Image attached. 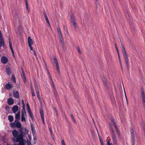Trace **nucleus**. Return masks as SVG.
Here are the masks:
<instances>
[{"label": "nucleus", "instance_id": "nucleus-13", "mask_svg": "<svg viewBox=\"0 0 145 145\" xmlns=\"http://www.w3.org/2000/svg\"><path fill=\"white\" fill-rule=\"evenodd\" d=\"M18 132L16 130H14L12 132V134L14 137H18Z\"/></svg>", "mask_w": 145, "mask_h": 145}, {"label": "nucleus", "instance_id": "nucleus-49", "mask_svg": "<svg viewBox=\"0 0 145 145\" xmlns=\"http://www.w3.org/2000/svg\"><path fill=\"white\" fill-rule=\"evenodd\" d=\"M131 137L132 138H135L134 133H131Z\"/></svg>", "mask_w": 145, "mask_h": 145}, {"label": "nucleus", "instance_id": "nucleus-10", "mask_svg": "<svg viewBox=\"0 0 145 145\" xmlns=\"http://www.w3.org/2000/svg\"><path fill=\"white\" fill-rule=\"evenodd\" d=\"M21 69L22 70V73L21 74V75L23 79L24 83H25L26 82L25 76L23 69Z\"/></svg>", "mask_w": 145, "mask_h": 145}, {"label": "nucleus", "instance_id": "nucleus-46", "mask_svg": "<svg viewBox=\"0 0 145 145\" xmlns=\"http://www.w3.org/2000/svg\"><path fill=\"white\" fill-rule=\"evenodd\" d=\"M130 132L131 133H134V131L133 128L132 127L130 129Z\"/></svg>", "mask_w": 145, "mask_h": 145}, {"label": "nucleus", "instance_id": "nucleus-25", "mask_svg": "<svg viewBox=\"0 0 145 145\" xmlns=\"http://www.w3.org/2000/svg\"><path fill=\"white\" fill-rule=\"evenodd\" d=\"M121 48L122 49V51L123 52V53L125 52H126V50H125V47L123 44H121Z\"/></svg>", "mask_w": 145, "mask_h": 145}, {"label": "nucleus", "instance_id": "nucleus-36", "mask_svg": "<svg viewBox=\"0 0 145 145\" xmlns=\"http://www.w3.org/2000/svg\"><path fill=\"white\" fill-rule=\"evenodd\" d=\"M71 18L72 22L75 21L74 16L72 14L71 15Z\"/></svg>", "mask_w": 145, "mask_h": 145}, {"label": "nucleus", "instance_id": "nucleus-17", "mask_svg": "<svg viewBox=\"0 0 145 145\" xmlns=\"http://www.w3.org/2000/svg\"><path fill=\"white\" fill-rule=\"evenodd\" d=\"M13 95L16 98L18 99L19 97V93L18 91H16V92L14 91Z\"/></svg>", "mask_w": 145, "mask_h": 145}, {"label": "nucleus", "instance_id": "nucleus-62", "mask_svg": "<svg viewBox=\"0 0 145 145\" xmlns=\"http://www.w3.org/2000/svg\"><path fill=\"white\" fill-rule=\"evenodd\" d=\"M111 119L112 122V123L115 122L114 119L113 118H111Z\"/></svg>", "mask_w": 145, "mask_h": 145}, {"label": "nucleus", "instance_id": "nucleus-37", "mask_svg": "<svg viewBox=\"0 0 145 145\" xmlns=\"http://www.w3.org/2000/svg\"><path fill=\"white\" fill-rule=\"evenodd\" d=\"M0 40H3V39L2 36V33H1V31L0 30Z\"/></svg>", "mask_w": 145, "mask_h": 145}, {"label": "nucleus", "instance_id": "nucleus-26", "mask_svg": "<svg viewBox=\"0 0 145 145\" xmlns=\"http://www.w3.org/2000/svg\"><path fill=\"white\" fill-rule=\"evenodd\" d=\"M40 114L41 117H44V114L43 111L42 109H40Z\"/></svg>", "mask_w": 145, "mask_h": 145}, {"label": "nucleus", "instance_id": "nucleus-41", "mask_svg": "<svg viewBox=\"0 0 145 145\" xmlns=\"http://www.w3.org/2000/svg\"><path fill=\"white\" fill-rule=\"evenodd\" d=\"M51 85L52 87V89H54L56 88L55 87L54 84L53 82L51 83Z\"/></svg>", "mask_w": 145, "mask_h": 145}, {"label": "nucleus", "instance_id": "nucleus-52", "mask_svg": "<svg viewBox=\"0 0 145 145\" xmlns=\"http://www.w3.org/2000/svg\"><path fill=\"white\" fill-rule=\"evenodd\" d=\"M27 108V110H28V113H29V112H31V110L30 108V107H29V108Z\"/></svg>", "mask_w": 145, "mask_h": 145}, {"label": "nucleus", "instance_id": "nucleus-35", "mask_svg": "<svg viewBox=\"0 0 145 145\" xmlns=\"http://www.w3.org/2000/svg\"><path fill=\"white\" fill-rule=\"evenodd\" d=\"M25 3L26 7L27 9L28 10V4L27 3V0H25Z\"/></svg>", "mask_w": 145, "mask_h": 145}, {"label": "nucleus", "instance_id": "nucleus-5", "mask_svg": "<svg viewBox=\"0 0 145 145\" xmlns=\"http://www.w3.org/2000/svg\"><path fill=\"white\" fill-rule=\"evenodd\" d=\"M8 59L5 56H3L1 58L2 63L4 64L7 63L8 62Z\"/></svg>", "mask_w": 145, "mask_h": 145}, {"label": "nucleus", "instance_id": "nucleus-57", "mask_svg": "<svg viewBox=\"0 0 145 145\" xmlns=\"http://www.w3.org/2000/svg\"><path fill=\"white\" fill-rule=\"evenodd\" d=\"M33 54L35 56H37V54L36 52L35 51V50H33Z\"/></svg>", "mask_w": 145, "mask_h": 145}, {"label": "nucleus", "instance_id": "nucleus-51", "mask_svg": "<svg viewBox=\"0 0 145 145\" xmlns=\"http://www.w3.org/2000/svg\"><path fill=\"white\" fill-rule=\"evenodd\" d=\"M59 37H62V33L61 32L58 33Z\"/></svg>", "mask_w": 145, "mask_h": 145}, {"label": "nucleus", "instance_id": "nucleus-6", "mask_svg": "<svg viewBox=\"0 0 145 145\" xmlns=\"http://www.w3.org/2000/svg\"><path fill=\"white\" fill-rule=\"evenodd\" d=\"M142 96L143 104L144 107H145V95L144 90H142Z\"/></svg>", "mask_w": 145, "mask_h": 145}, {"label": "nucleus", "instance_id": "nucleus-42", "mask_svg": "<svg viewBox=\"0 0 145 145\" xmlns=\"http://www.w3.org/2000/svg\"><path fill=\"white\" fill-rule=\"evenodd\" d=\"M77 49L78 50V51L79 53L81 54V52L80 49V48L79 46H77Z\"/></svg>", "mask_w": 145, "mask_h": 145}, {"label": "nucleus", "instance_id": "nucleus-22", "mask_svg": "<svg viewBox=\"0 0 145 145\" xmlns=\"http://www.w3.org/2000/svg\"><path fill=\"white\" fill-rule=\"evenodd\" d=\"M8 118L10 122H12L13 120V116L11 115H9L8 117Z\"/></svg>", "mask_w": 145, "mask_h": 145}, {"label": "nucleus", "instance_id": "nucleus-34", "mask_svg": "<svg viewBox=\"0 0 145 145\" xmlns=\"http://www.w3.org/2000/svg\"><path fill=\"white\" fill-rule=\"evenodd\" d=\"M132 145H135V138H131Z\"/></svg>", "mask_w": 145, "mask_h": 145}, {"label": "nucleus", "instance_id": "nucleus-38", "mask_svg": "<svg viewBox=\"0 0 145 145\" xmlns=\"http://www.w3.org/2000/svg\"><path fill=\"white\" fill-rule=\"evenodd\" d=\"M53 90L54 91V95H57V90L56 89V88L53 89Z\"/></svg>", "mask_w": 145, "mask_h": 145}, {"label": "nucleus", "instance_id": "nucleus-48", "mask_svg": "<svg viewBox=\"0 0 145 145\" xmlns=\"http://www.w3.org/2000/svg\"><path fill=\"white\" fill-rule=\"evenodd\" d=\"M107 145H113L112 143H110L109 140L107 141Z\"/></svg>", "mask_w": 145, "mask_h": 145}, {"label": "nucleus", "instance_id": "nucleus-21", "mask_svg": "<svg viewBox=\"0 0 145 145\" xmlns=\"http://www.w3.org/2000/svg\"><path fill=\"white\" fill-rule=\"evenodd\" d=\"M22 114H23V115H25V116H27L25 112V108L23 107L22 110Z\"/></svg>", "mask_w": 145, "mask_h": 145}, {"label": "nucleus", "instance_id": "nucleus-60", "mask_svg": "<svg viewBox=\"0 0 145 145\" xmlns=\"http://www.w3.org/2000/svg\"><path fill=\"white\" fill-rule=\"evenodd\" d=\"M25 131L26 132V133H28V130H27V129L25 128Z\"/></svg>", "mask_w": 145, "mask_h": 145}, {"label": "nucleus", "instance_id": "nucleus-7", "mask_svg": "<svg viewBox=\"0 0 145 145\" xmlns=\"http://www.w3.org/2000/svg\"><path fill=\"white\" fill-rule=\"evenodd\" d=\"M9 47L11 50L12 55L14 56V53L12 48V41L11 39L10 38H9Z\"/></svg>", "mask_w": 145, "mask_h": 145}, {"label": "nucleus", "instance_id": "nucleus-44", "mask_svg": "<svg viewBox=\"0 0 145 145\" xmlns=\"http://www.w3.org/2000/svg\"><path fill=\"white\" fill-rule=\"evenodd\" d=\"M61 145H66V144L64 141L62 139L61 140Z\"/></svg>", "mask_w": 145, "mask_h": 145}, {"label": "nucleus", "instance_id": "nucleus-47", "mask_svg": "<svg viewBox=\"0 0 145 145\" xmlns=\"http://www.w3.org/2000/svg\"><path fill=\"white\" fill-rule=\"evenodd\" d=\"M59 38H60V39L61 42L62 43H63V37H60Z\"/></svg>", "mask_w": 145, "mask_h": 145}, {"label": "nucleus", "instance_id": "nucleus-23", "mask_svg": "<svg viewBox=\"0 0 145 145\" xmlns=\"http://www.w3.org/2000/svg\"><path fill=\"white\" fill-rule=\"evenodd\" d=\"M29 116L31 118V119L33 120L34 119V117L33 114L32 112L29 113Z\"/></svg>", "mask_w": 145, "mask_h": 145}, {"label": "nucleus", "instance_id": "nucleus-16", "mask_svg": "<svg viewBox=\"0 0 145 145\" xmlns=\"http://www.w3.org/2000/svg\"><path fill=\"white\" fill-rule=\"evenodd\" d=\"M6 70L7 73L8 75H10L11 74L12 72L10 68L7 67Z\"/></svg>", "mask_w": 145, "mask_h": 145}, {"label": "nucleus", "instance_id": "nucleus-45", "mask_svg": "<svg viewBox=\"0 0 145 145\" xmlns=\"http://www.w3.org/2000/svg\"><path fill=\"white\" fill-rule=\"evenodd\" d=\"M47 72H48V77H49V80L52 78V77H51V76L50 74V73L48 71H47Z\"/></svg>", "mask_w": 145, "mask_h": 145}, {"label": "nucleus", "instance_id": "nucleus-20", "mask_svg": "<svg viewBox=\"0 0 145 145\" xmlns=\"http://www.w3.org/2000/svg\"><path fill=\"white\" fill-rule=\"evenodd\" d=\"M16 127L19 128H20L21 127V123L19 122L18 120H16Z\"/></svg>", "mask_w": 145, "mask_h": 145}, {"label": "nucleus", "instance_id": "nucleus-15", "mask_svg": "<svg viewBox=\"0 0 145 145\" xmlns=\"http://www.w3.org/2000/svg\"><path fill=\"white\" fill-rule=\"evenodd\" d=\"M28 43L29 46L32 45L33 44V40L30 37H28Z\"/></svg>", "mask_w": 145, "mask_h": 145}, {"label": "nucleus", "instance_id": "nucleus-9", "mask_svg": "<svg viewBox=\"0 0 145 145\" xmlns=\"http://www.w3.org/2000/svg\"><path fill=\"white\" fill-rule=\"evenodd\" d=\"M115 128L116 130L118 135L119 137H120V134L119 130L117 127V125L115 122L112 123Z\"/></svg>", "mask_w": 145, "mask_h": 145}, {"label": "nucleus", "instance_id": "nucleus-12", "mask_svg": "<svg viewBox=\"0 0 145 145\" xmlns=\"http://www.w3.org/2000/svg\"><path fill=\"white\" fill-rule=\"evenodd\" d=\"M8 103L10 105H12L14 103L13 99L11 97H9L7 100Z\"/></svg>", "mask_w": 145, "mask_h": 145}, {"label": "nucleus", "instance_id": "nucleus-1", "mask_svg": "<svg viewBox=\"0 0 145 145\" xmlns=\"http://www.w3.org/2000/svg\"><path fill=\"white\" fill-rule=\"evenodd\" d=\"M110 131L111 132V134L112 137L113 143L114 145H117V143L115 136L114 131L112 127H110Z\"/></svg>", "mask_w": 145, "mask_h": 145}, {"label": "nucleus", "instance_id": "nucleus-55", "mask_svg": "<svg viewBox=\"0 0 145 145\" xmlns=\"http://www.w3.org/2000/svg\"><path fill=\"white\" fill-rule=\"evenodd\" d=\"M31 93L33 97L35 96L34 91H33V92H31Z\"/></svg>", "mask_w": 145, "mask_h": 145}, {"label": "nucleus", "instance_id": "nucleus-24", "mask_svg": "<svg viewBox=\"0 0 145 145\" xmlns=\"http://www.w3.org/2000/svg\"><path fill=\"white\" fill-rule=\"evenodd\" d=\"M5 42L4 40H0V48L3 45H4Z\"/></svg>", "mask_w": 145, "mask_h": 145}, {"label": "nucleus", "instance_id": "nucleus-64", "mask_svg": "<svg viewBox=\"0 0 145 145\" xmlns=\"http://www.w3.org/2000/svg\"><path fill=\"white\" fill-rule=\"evenodd\" d=\"M50 82L51 83L53 82V80H52V78L50 79Z\"/></svg>", "mask_w": 145, "mask_h": 145}, {"label": "nucleus", "instance_id": "nucleus-19", "mask_svg": "<svg viewBox=\"0 0 145 145\" xmlns=\"http://www.w3.org/2000/svg\"><path fill=\"white\" fill-rule=\"evenodd\" d=\"M44 17H45V18L47 22V23L49 25H50V22H49V20L48 19V17L47 16V15H46V13L45 12H44Z\"/></svg>", "mask_w": 145, "mask_h": 145}, {"label": "nucleus", "instance_id": "nucleus-40", "mask_svg": "<svg viewBox=\"0 0 145 145\" xmlns=\"http://www.w3.org/2000/svg\"><path fill=\"white\" fill-rule=\"evenodd\" d=\"M73 22V25H74V28L75 29H76V28L77 27V25H76V24L75 22V21H74L73 22Z\"/></svg>", "mask_w": 145, "mask_h": 145}, {"label": "nucleus", "instance_id": "nucleus-31", "mask_svg": "<svg viewBox=\"0 0 145 145\" xmlns=\"http://www.w3.org/2000/svg\"><path fill=\"white\" fill-rule=\"evenodd\" d=\"M71 118H72V121L74 122L75 123H76V121L74 118V116L72 114H71L70 115Z\"/></svg>", "mask_w": 145, "mask_h": 145}, {"label": "nucleus", "instance_id": "nucleus-2", "mask_svg": "<svg viewBox=\"0 0 145 145\" xmlns=\"http://www.w3.org/2000/svg\"><path fill=\"white\" fill-rule=\"evenodd\" d=\"M16 140L17 142H19L18 144V145H25L24 140L22 135L21 136H20L19 137V138H18Z\"/></svg>", "mask_w": 145, "mask_h": 145}, {"label": "nucleus", "instance_id": "nucleus-59", "mask_svg": "<svg viewBox=\"0 0 145 145\" xmlns=\"http://www.w3.org/2000/svg\"><path fill=\"white\" fill-rule=\"evenodd\" d=\"M27 145H31V144L30 141H27Z\"/></svg>", "mask_w": 145, "mask_h": 145}, {"label": "nucleus", "instance_id": "nucleus-50", "mask_svg": "<svg viewBox=\"0 0 145 145\" xmlns=\"http://www.w3.org/2000/svg\"><path fill=\"white\" fill-rule=\"evenodd\" d=\"M41 119H42V122L43 123V124H45V123L44 122V117H41Z\"/></svg>", "mask_w": 145, "mask_h": 145}, {"label": "nucleus", "instance_id": "nucleus-54", "mask_svg": "<svg viewBox=\"0 0 145 145\" xmlns=\"http://www.w3.org/2000/svg\"><path fill=\"white\" fill-rule=\"evenodd\" d=\"M29 48L31 50L33 51L34 50H33V48L32 47V45H29Z\"/></svg>", "mask_w": 145, "mask_h": 145}, {"label": "nucleus", "instance_id": "nucleus-33", "mask_svg": "<svg viewBox=\"0 0 145 145\" xmlns=\"http://www.w3.org/2000/svg\"><path fill=\"white\" fill-rule=\"evenodd\" d=\"M12 78L13 79V80L14 82L16 83V82L15 77L14 75H13L12 76Z\"/></svg>", "mask_w": 145, "mask_h": 145}, {"label": "nucleus", "instance_id": "nucleus-30", "mask_svg": "<svg viewBox=\"0 0 145 145\" xmlns=\"http://www.w3.org/2000/svg\"><path fill=\"white\" fill-rule=\"evenodd\" d=\"M18 131L20 132V135H22L23 137L24 136L23 135V131H22V128H21L20 129H19L18 130Z\"/></svg>", "mask_w": 145, "mask_h": 145}, {"label": "nucleus", "instance_id": "nucleus-18", "mask_svg": "<svg viewBox=\"0 0 145 145\" xmlns=\"http://www.w3.org/2000/svg\"><path fill=\"white\" fill-rule=\"evenodd\" d=\"M20 118V112L19 111L18 113L15 115V120H19Z\"/></svg>", "mask_w": 145, "mask_h": 145}, {"label": "nucleus", "instance_id": "nucleus-29", "mask_svg": "<svg viewBox=\"0 0 145 145\" xmlns=\"http://www.w3.org/2000/svg\"><path fill=\"white\" fill-rule=\"evenodd\" d=\"M22 135H19L18 136V137H16V139L15 138H13L12 139V141L14 142H17V139L18 138H19V137L20 136H21Z\"/></svg>", "mask_w": 145, "mask_h": 145}, {"label": "nucleus", "instance_id": "nucleus-3", "mask_svg": "<svg viewBox=\"0 0 145 145\" xmlns=\"http://www.w3.org/2000/svg\"><path fill=\"white\" fill-rule=\"evenodd\" d=\"M13 87V86L11 82H8L5 84V88L7 90H10Z\"/></svg>", "mask_w": 145, "mask_h": 145}, {"label": "nucleus", "instance_id": "nucleus-32", "mask_svg": "<svg viewBox=\"0 0 145 145\" xmlns=\"http://www.w3.org/2000/svg\"><path fill=\"white\" fill-rule=\"evenodd\" d=\"M37 97L38 98V99L39 100V101H41V99L40 97L39 93H37Z\"/></svg>", "mask_w": 145, "mask_h": 145}, {"label": "nucleus", "instance_id": "nucleus-4", "mask_svg": "<svg viewBox=\"0 0 145 145\" xmlns=\"http://www.w3.org/2000/svg\"><path fill=\"white\" fill-rule=\"evenodd\" d=\"M123 55L125 59L127 66L128 67L129 63L128 55L127 54L126 52L123 53Z\"/></svg>", "mask_w": 145, "mask_h": 145}, {"label": "nucleus", "instance_id": "nucleus-58", "mask_svg": "<svg viewBox=\"0 0 145 145\" xmlns=\"http://www.w3.org/2000/svg\"><path fill=\"white\" fill-rule=\"evenodd\" d=\"M29 139V141H31V137L30 136H28Z\"/></svg>", "mask_w": 145, "mask_h": 145}, {"label": "nucleus", "instance_id": "nucleus-11", "mask_svg": "<svg viewBox=\"0 0 145 145\" xmlns=\"http://www.w3.org/2000/svg\"><path fill=\"white\" fill-rule=\"evenodd\" d=\"M19 109L17 105L14 106L12 108V111L13 113L16 114V112Z\"/></svg>", "mask_w": 145, "mask_h": 145}, {"label": "nucleus", "instance_id": "nucleus-28", "mask_svg": "<svg viewBox=\"0 0 145 145\" xmlns=\"http://www.w3.org/2000/svg\"><path fill=\"white\" fill-rule=\"evenodd\" d=\"M16 120H15L13 123H10L11 126L12 127H16Z\"/></svg>", "mask_w": 145, "mask_h": 145}, {"label": "nucleus", "instance_id": "nucleus-39", "mask_svg": "<svg viewBox=\"0 0 145 145\" xmlns=\"http://www.w3.org/2000/svg\"><path fill=\"white\" fill-rule=\"evenodd\" d=\"M5 109L6 111H7L8 112L10 110V108L8 106H5Z\"/></svg>", "mask_w": 145, "mask_h": 145}, {"label": "nucleus", "instance_id": "nucleus-27", "mask_svg": "<svg viewBox=\"0 0 145 145\" xmlns=\"http://www.w3.org/2000/svg\"><path fill=\"white\" fill-rule=\"evenodd\" d=\"M25 115H23V114L21 116V121H25L26 120L24 117Z\"/></svg>", "mask_w": 145, "mask_h": 145}, {"label": "nucleus", "instance_id": "nucleus-8", "mask_svg": "<svg viewBox=\"0 0 145 145\" xmlns=\"http://www.w3.org/2000/svg\"><path fill=\"white\" fill-rule=\"evenodd\" d=\"M54 62L56 65V67L57 72L58 73H60V71H59V66L58 65V64L57 60V59L55 58H54Z\"/></svg>", "mask_w": 145, "mask_h": 145}, {"label": "nucleus", "instance_id": "nucleus-14", "mask_svg": "<svg viewBox=\"0 0 145 145\" xmlns=\"http://www.w3.org/2000/svg\"><path fill=\"white\" fill-rule=\"evenodd\" d=\"M30 127L31 128L32 134L34 135L35 133V127L33 124L32 123L31 124Z\"/></svg>", "mask_w": 145, "mask_h": 145}, {"label": "nucleus", "instance_id": "nucleus-43", "mask_svg": "<svg viewBox=\"0 0 145 145\" xmlns=\"http://www.w3.org/2000/svg\"><path fill=\"white\" fill-rule=\"evenodd\" d=\"M22 108L23 107L25 108V104L24 103V100L23 99L22 100Z\"/></svg>", "mask_w": 145, "mask_h": 145}, {"label": "nucleus", "instance_id": "nucleus-56", "mask_svg": "<svg viewBox=\"0 0 145 145\" xmlns=\"http://www.w3.org/2000/svg\"><path fill=\"white\" fill-rule=\"evenodd\" d=\"M49 130L50 132V133L51 135H52V129L51 128L49 129Z\"/></svg>", "mask_w": 145, "mask_h": 145}, {"label": "nucleus", "instance_id": "nucleus-53", "mask_svg": "<svg viewBox=\"0 0 145 145\" xmlns=\"http://www.w3.org/2000/svg\"><path fill=\"white\" fill-rule=\"evenodd\" d=\"M57 31L58 32V33L61 32V29L59 27H58L57 28Z\"/></svg>", "mask_w": 145, "mask_h": 145}, {"label": "nucleus", "instance_id": "nucleus-63", "mask_svg": "<svg viewBox=\"0 0 145 145\" xmlns=\"http://www.w3.org/2000/svg\"><path fill=\"white\" fill-rule=\"evenodd\" d=\"M31 92H33V91H34V89H33V87L32 86L31 87Z\"/></svg>", "mask_w": 145, "mask_h": 145}, {"label": "nucleus", "instance_id": "nucleus-61", "mask_svg": "<svg viewBox=\"0 0 145 145\" xmlns=\"http://www.w3.org/2000/svg\"><path fill=\"white\" fill-rule=\"evenodd\" d=\"M35 90H37V89H38V88L37 87V86L36 84L35 85Z\"/></svg>", "mask_w": 145, "mask_h": 145}]
</instances>
